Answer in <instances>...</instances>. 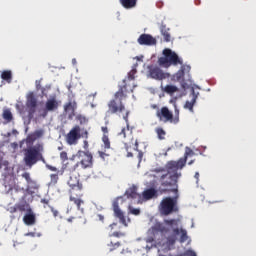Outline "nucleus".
Segmentation results:
<instances>
[{
  "instance_id": "f257e3e1",
  "label": "nucleus",
  "mask_w": 256,
  "mask_h": 256,
  "mask_svg": "<svg viewBox=\"0 0 256 256\" xmlns=\"http://www.w3.org/2000/svg\"><path fill=\"white\" fill-rule=\"evenodd\" d=\"M175 161H169L165 168H156L154 173H159V183L162 187V193H177V183L179 182V177H181V168L177 164H173Z\"/></svg>"
},
{
  "instance_id": "f03ea898",
  "label": "nucleus",
  "mask_w": 256,
  "mask_h": 256,
  "mask_svg": "<svg viewBox=\"0 0 256 256\" xmlns=\"http://www.w3.org/2000/svg\"><path fill=\"white\" fill-rule=\"evenodd\" d=\"M20 117H22L24 123H31L35 113L37 111V97H35V92H29L26 95V106L22 102H18L15 105Z\"/></svg>"
},
{
  "instance_id": "7ed1b4c3",
  "label": "nucleus",
  "mask_w": 256,
  "mask_h": 256,
  "mask_svg": "<svg viewBox=\"0 0 256 256\" xmlns=\"http://www.w3.org/2000/svg\"><path fill=\"white\" fill-rule=\"evenodd\" d=\"M123 85L119 87L118 91L114 94V99L108 102V110L106 111V117L109 115H119L120 113H127L128 110L123 104V100L127 99V84L125 80Z\"/></svg>"
},
{
  "instance_id": "20e7f679",
  "label": "nucleus",
  "mask_w": 256,
  "mask_h": 256,
  "mask_svg": "<svg viewBox=\"0 0 256 256\" xmlns=\"http://www.w3.org/2000/svg\"><path fill=\"white\" fill-rule=\"evenodd\" d=\"M162 53L163 56L158 59V64L160 65V67L169 69L171 65H174V67H176L177 65H183V60L179 58V55L173 52V50L165 48Z\"/></svg>"
},
{
  "instance_id": "39448f33",
  "label": "nucleus",
  "mask_w": 256,
  "mask_h": 256,
  "mask_svg": "<svg viewBox=\"0 0 256 256\" xmlns=\"http://www.w3.org/2000/svg\"><path fill=\"white\" fill-rule=\"evenodd\" d=\"M43 144H36L34 147L25 151L24 162L27 167H33L38 161H44Z\"/></svg>"
},
{
  "instance_id": "423d86ee",
  "label": "nucleus",
  "mask_w": 256,
  "mask_h": 256,
  "mask_svg": "<svg viewBox=\"0 0 256 256\" xmlns=\"http://www.w3.org/2000/svg\"><path fill=\"white\" fill-rule=\"evenodd\" d=\"M177 199H179V196L175 197H165L162 199L159 205V211L162 215L167 217L168 215H171L172 213H177L179 211V206L177 205Z\"/></svg>"
},
{
  "instance_id": "0eeeda50",
  "label": "nucleus",
  "mask_w": 256,
  "mask_h": 256,
  "mask_svg": "<svg viewBox=\"0 0 256 256\" xmlns=\"http://www.w3.org/2000/svg\"><path fill=\"white\" fill-rule=\"evenodd\" d=\"M75 157L79 161L72 167L73 171H78L79 167L81 169H93V154L91 152L79 150Z\"/></svg>"
},
{
  "instance_id": "6e6552de",
  "label": "nucleus",
  "mask_w": 256,
  "mask_h": 256,
  "mask_svg": "<svg viewBox=\"0 0 256 256\" xmlns=\"http://www.w3.org/2000/svg\"><path fill=\"white\" fill-rule=\"evenodd\" d=\"M176 113L175 117H173V112H170L169 108L164 106L156 112V116L159 121H163V123H173L177 125V123H179V110H176Z\"/></svg>"
},
{
  "instance_id": "1a4fd4ad",
  "label": "nucleus",
  "mask_w": 256,
  "mask_h": 256,
  "mask_svg": "<svg viewBox=\"0 0 256 256\" xmlns=\"http://www.w3.org/2000/svg\"><path fill=\"white\" fill-rule=\"evenodd\" d=\"M148 76L150 79H155V81H163V79L171 77L169 73L164 72L163 69L155 65L148 66Z\"/></svg>"
},
{
  "instance_id": "9d476101",
  "label": "nucleus",
  "mask_w": 256,
  "mask_h": 256,
  "mask_svg": "<svg viewBox=\"0 0 256 256\" xmlns=\"http://www.w3.org/2000/svg\"><path fill=\"white\" fill-rule=\"evenodd\" d=\"M151 232L153 236L148 237L146 239V243H153L155 239H157V235L161 233V235H166V233H169V228H167L163 223L161 222H156L152 227H151Z\"/></svg>"
},
{
  "instance_id": "9b49d317",
  "label": "nucleus",
  "mask_w": 256,
  "mask_h": 256,
  "mask_svg": "<svg viewBox=\"0 0 256 256\" xmlns=\"http://www.w3.org/2000/svg\"><path fill=\"white\" fill-rule=\"evenodd\" d=\"M80 139H81V127L79 125H76L66 135V143L68 145H77Z\"/></svg>"
},
{
  "instance_id": "f8f14e48",
  "label": "nucleus",
  "mask_w": 256,
  "mask_h": 256,
  "mask_svg": "<svg viewBox=\"0 0 256 256\" xmlns=\"http://www.w3.org/2000/svg\"><path fill=\"white\" fill-rule=\"evenodd\" d=\"M70 177L68 180V185L71 188L70 191H78L81 193L83 191V184L79 182V175L76 174V171H73V168H71Z\"/></svg>"
},
{
  "instance_id": "ddd939ff",
  "label": "nucleus",
  "mask_w": 256,
  "mask_h": 256,
  "mask_svg": "<svg viewBox=\"0 0 256 256\" xmlns=\"http://www.w3.org/2000/svg\"><path fill=\"white\" fill-rule=\"evenodd\" d=\"M58 109H59V101H57V98L53 96L52 98L46 101L45 109L42 111L40 116H42L45 119V117H47L49 112L57 111Z\"/></svg>"
},
{
  "instance_id": "4468645a",
  "label": "nucleus",
  "mask_w": 256,
  "mask_h": 256,
  "mask_svg": "<svg viewBox=\"0 0 256 256\" xmlns=\"http://www.w3.org/2000/svg\"><path fill=\"white\" fill-rule=\"evenodd\" d=\"M119 199H123V197H118L112 203L114 215L115 217H117V219H119L120 223H122L124 227H127L128 224L127 219L125 218V213H123V211H121V208H119Z\"/></svg>"
},
{
  "instance_id": "2eb2a0df",
  "label": "nucleus",
  "mask_w": 256,
  "mask_h": 256,
  "mask_svg": "<svg viewBox=\"0 0 256 256\" xmlns=\"http://www.w3.org/2000/svg\"><path fill=\"white\" fill-rule=\"evenodd\" d=\"M192 155H195V152H193V150H191V148L186 147L184 157L180 158L178 161H174V163H172V165H177L179 167V169H183V167H185V165H187V159H189V157H191Z\"/></svg>"
},
{
  "instance_id": "dca6fc26",
  "label": "nucleus",
  "mask_w": 256,
  "mask_h": 256,
  "mask_svg": "<svg viewBox=\"0 0 256 256\" xmlns=\"http://www.w3.org/2000/svg\"><path fill=\"white\" fill-rule=\"evenodd\" d=\"M137 43L139 45H157V39L152 37L150 34H141L139 38L137 39Z\"/></svg>"
},
{
  "instance_id": "f3484780",
  "label": "nucleus",
  "mask_w": 256,
  "mask_h": 256,
  "mask_svg": "<svg viewBox=\"0 0 256 256\" xmlns=\"http://www.w3.org/2000/svg\"><path fill=\"white\" fill-rule=\"evenodd\" d=\"M23 223L28 226H33L37 223V216H35V212H33V209H27V212L23 217Z\"/></svg>"
},
{
  "instance_id": "a211bd4d",
  "label": "nucleus",
  "mask_w": 256,
  "mask_h": 256,
  "mask_svg": "<svg viewBox=\"0 0 256 256\" xmlns=\"http://www.w3.org/2000/svg\"><path fill=\"white\" fill-rule=\"evenodd\" d=\"M185 71H187L189 73V71H191V66L182 64L181 68L178 70V72L173 75L174 81L183 83V81H185Z\"/></svg>"
},
{
  "instance_id": "6ab92c4d",
  "label": "nucleus",
  "mask_w": 256,
  "mask_h": 256,
  "mask_svg": "<svg viewBox=\"0 0 256 256\" xmlns=\"http://www.w3.org/2000/svg\"><path fill=\"white\" fill-rule=\"evenodd\" d=\"M77 191H70V201H72V203H74V205L77 206L78 210H81V205H83V203H85V201H83V199H81V197H83V194H81V192L78 191V193H76Z\"/></svg>"
},
{
  "instance_id": "aec40b11",
  "label": "nucleus",
  "mask_w": 256,
  "mask_h": 256,
  "mask_svg": "<svg viewBox=\"0 0 256 256\" xmlns=\"http://www.w3.org/2000/svg\"><path fill=\"white\" fill-rule=\"evenodd\" d=\"M77 109V103L75 101H70L64 105V111L70 113L68 119H73L75 117V110Z\"/></svg>"
},
{
  "instance_id": "412c9836",
  "label": "nucleus",
  "mask_w": 256,
  "mask_h": 256,
  "mask_svg": "<svg viewBox=\"0 0 256 256\" xmlns=\"http://www.w3.org/2000/svg\"><path fill=\"white\" fill-rule=\"evenodd\" d=\"M199 93H195V89L192 88L191 89V96L192 99L191 101H186L185 105H184V109H189V111L191 113H193V107H195V103H197V97H198Z\"/></svg>"
},
{
  "instance_id": "4be33fe9",
  "label": "nucleus",
  "mask_w": 256,
  "mask_h": 256,
  "mask_svg": "<svg viewBox=\"0 0 256 256\" xmlns=\"http://www.w3.org/2000/svg\"><path fill=\"white\" fill-rule=\"evenodd\" d=\"M170 29L167 28V25H165V23H161L160 25V32L161 35L164 37V41L166 43H169V41H171V33H169Z\"/></svg>"
},
{
  "instance_id": "5701e85b",
  "label": "nucleus",
  "mask_w": 256,
  "mask_h": 256,
  "mask_svg": "<svg viewBox=\"0 0 256 256\" xmlns=\"http://www.w3.org/2000/svg\"><path fill=\"white\" fill-rule=\"evenodd\" d=\"M142 197H143V199H145L146 201H149L150 199H153V197H157V191L155 190V188L146 189V190L142 193Z\"/></svg>"
},
{
  "instance_id": "b1692460",
  "label": "nucleus",
  "mask_w": 256,
  "mask_h": 256,
  "mask_svg": "<svg viewBox=\"0 0 256 256\" xmlns=\"http://www.w3.org/2000/svg\"><path fill=\"white\" fill-rule=\"evenodd\" d=\"M161 90L167 95H173V93L179 92V88L175 85H166L165 87L161 86Z\"/></svg>"
},
{
  "instance_id": "393cba45",
  "label": "nucleus",
  "mask_w": 256,
  "mask_h": 256,
  "mask_svg": "<svg viewBox=\"0 0 256 256\" xmlns=\"http://www.w3.org/2000/svg\"><path fill=\"white\" fill-rule=\"evenodd\" d=\"M120 4L124 9H133V7H137V0H119Z\"/></svg>"
},
{
  "instance_id": "a878e982",
  "label": "nucleus",
  "mask_w": 256,
  "mask_h": 256,
  "mask_svg": "<svg viewBox=\"0 0 256 256\" xmlns=\"http://www.w3.org/2000/svg\"><path fill=\"white\" fill-rule=\"evenodd\" d=\"M125 195L127 197V199H137L138 195L137 194V187L132 186L130 188H128L125 192Z\"/></svg>"
},
{
  "instance_id": "bb28decb",
  "label": "nucleus",
  "mask_w": 256,
  "mask_h": 256,
  "mask_svg": "<svg viewBox=\"0 0 256 256\" xmlns=\"http://www.w3.org/2000/svg\"><path fill=\"white\" fill-rule=\"evenodd\" d=\"M129 111H126V113L123 115L124 121L127 123V128H122L119 135H122L124 138L127 137V131H129Z\"/></svg>"
},
{
  "instance_id": "cd10ccee",
  "label": "nucleus",
  "mask_w": 256,
  "mask_h": 256,
  "mask_svg": "<svg viewBox=\"0 0 256 256\" xmlns=\"http://www.w3.org/2000/svg\"><path fill=\"white\" fill-rule=\"evenodd\" d=\"M1 79L11 83V81H13V74L11 73V70H4L1 74Z\"/></svg>"
},
{
  "instance_id": "c85d7f7f",
  "label": "nucleus",
  "mask_w": 256,
  "mask_h": 256,
  "mask_svg": "<svg viewBox=\"0 0 256 256\" xmlns=\"http://www.w3.org/2000/svg\"><path fill=\"white\" fill-rule=\"evenodd\" d=\"M2 117L6 123H11V121H13V113H11L10 109H5L2 113Z\"/></svg>"
},
{
  "instance_id": "c756f323",
  "label": "nucleus",
  "mask_w": 256,
  "mask_h": 256,
  "mask_svg": "<svg viewBox=\"0 0 256 256\" xmlns=\"http://www.w3.org/2000/svg\"><path fill=\"white\" fill-rule=\"evenodd\" d=\"M165 225L175 229V227H179V219H166L164 220Z\"/></svg>"
},
{
  "instance_id": "7c9ffc66",
  "label": "nucleus",
  "mask_w": 256,
  "mask_h": 256,
  "mask_svg": "<svg viewBox=\"0 0 256 256\" xmlns=\"http://www.w3.org/2000/svg\"><path fill=\"white\" fill-rule=\"evenodd\" d=\"M102 142H103V147L105 150L111 149V140H109V135L103 134Z\"/></svg>"
},
{
  "instance_id": "2f4dec72",
  "label": "nucleus",
  "mask_w": 256,
  "mask_h": 256,
  "mask_svg": "<svg viewBox=\"0 0 256 256\" xmlns=\"http://www.w3.org/2000/svg\"><path fill=\"white\" fill-rule=\"evenodd\" d=\"M133 149L134 151H138V159L139 162L141 163V161L143 160V152L139 151V141L135 140Z\"/></svg>"
},
{
  "instance_id": "473e14b6",
  "label": "nucleus",
  "mask_w": 256,
  "mask_h": 256,
  "mask_svg": "<svg viewBox=\"0 0 256 256\" xmlns=\"http://www.w3.org/2000/svg\"><path fill=\"white\" fill-rule=\"evenodd\" d=\"M49 91H51V85H46L42 87L41 97H49Z\"/></svg>"
},
{
  "instance_id": "72a5a7b5",
  "label": "nucleus",
  "mask_w": 256,
  "mask_h": 256,
  "mask_svg": "<svg viewBox=\"0 0 256 256\" xmlns=\"http://www.w3.org/2000/svg\"><path fill=\"white\" fill-rule=\"evenodd\" d=\"M180 233V243H185L187 239H189V236H187V230L181 228Z\"/></svg>"
},
{
  "instance_id": "f704fd0d",
  "label": "nucleus",
  "mask_w": 256,
  "mask_h": 256,
  "mask_svg": "<svg viewBox=\"0 0 256 256\" xmlns=\"http://www.w3.org/2000/svg\"><path fill=\"white\" fill-rule=\"evenodd\" d=\"M156 133H157L158 139L160 140L165 139V135H167V133L165 132V130H163V128H156Z\"/></svg>"
},
{
  "instance_id": "c9c22d12",
  "label": "nucleus",
  "mask_w": 256,
  "mask_h": 256,
  "mask_svg": "<svg viewBox=\"0 0 256 256\" xmlns=\"http://www.w3.org/2000/svg\"><path fill=\"white\" fill-rule=\"evenodd\" d=\"M59 181V173L50 175V185H57Z\"/></svg>"
},
{
  "instance_id": "e433bc0d",
  "label": "nucleus",
  "mask_w": 256,
  "mask_h": 256,
  "mask_svg": "<svg viewBox=\"0 0 256 256\" xmlns=\"http://www.w3.org/2000/svg\"><path fill=\"white\" fill-rule=\"evenodd\" d=\"M108 247H110L109 251H115V249H119V247H121V243L120 242H116V243L110 242V244H108Z\"/></svg>"
},
{
  "instance_id": "4c0bfd02",
  "label": "nucleus",
  "mask_w": 256,
  "mask_h": 256,
  "mask_svg": "<svg viewBox=\"0 0 256 256\" xmlns=\"http://www.w3.org/2000/svg\"><path fill=\"white\" fill-rule=\"evenodd\" d=\"M76 121L80 123V125H85L87 123V118L81 114L76 116Z\"/></svg>"
},
{
  "instance_id": "58836bf2",
  "label": "nucleus",
  "mask_w": 256,
  "mask_h": 256,
  "mask_svg": "<svg viewBox=\"0 0 256 256\" xmlns=\"http://www.w3.org/2000/svg\"><path fill=\"white\" fill-rule=\"evenodd\" d=\"M27 143H35L37 141V137H35L34 133H31L26 138Z\"/></svg>"
},
{
  "instance_id": "ea45409f",
  "label": "nucleus",
  "mask_w": 256,
  "mask_h": 256,
  "mask_svg": "<svg viewBox=\"0 0 256 256\" xmlns=\"http://www.w3.org/2000/svg\"><path fill=\"white\" fill-rule=\"evenodd\" d=\"M16 207L20 213H24V211L27 212V204H16Z\"/></svg>"
},
{
  "instance_id": "a19ab883",
  "label": "nucleus",
  "mask_w": 256,
  "mask_h": 256,
  "mask_svg": "<svg viewBox=\"0 0 256 256\" xmlns=\"http://www.w3.org/2000/svg\"><path fill=\"white\" fill-rule=\"evenodd\" d=\"M60 159H61V161H63V163H65V161H68V160H69V157L67 156V152L62 151V152L60 153Z\"/></svg>"
},
{
  "instance_id": "79ce46f5",
  "label": "nucleus",
  "mask_w": 256,
  "mask_h": 256,
  "mask_svg": "<svg viewBox=\"0 0 256 256\" xmlns=\"http://www.w3.org/2000/svg\"><path fill=\"white\" fill-rule=\"evenodd\" d=\"M34 133V136L36 137V139H41V137L44 135V131L43 130H36Z\"/></svg>"
},
{
  "instance_id": "37998d69",
  "label": "nucleus",
  "mask_w": 256,
  "mask_h": 256,
  "mask_svg": "<svg viewBox=\"0 0 256 256\" xmlns=\"http://www.w3.org/2000/svg\"><path fill=\"white\" fill-rule=\"evenodd\" d=\"M22 177L27 181V183H31V174H29V172H24Z\"/></svg>"
},
{
  "instance_id": "c03bdc74",
  "label": "nucleus",
  "mask_w": 256,
  "mask_h": 256,
  "mask_svg": "<svg viewBox=\"0 0 256 256\" xmlns=\"http://www.w3.org/2000/svg\"><path fill=\"white\" fill-rule=\"evenodd\" d=\"M181 256H197V254L192 250H187Z\"/></svg>"
},
{
  "instance_id": "a18cd8bd",
  "label": "nucleus",
  "mask_w": 256,
  "mask_h": 256,
  "mask_svg": "<svg viewBox=\"0 0 256 256\" xmlns=\"http://www.w3.org/2000/svg\"><path fill=\"white\" fill-rule=\"evenodd\" d=\"M130 213L132 215H140L141 210L139 208H132V209H130Z\"/></svg>"
},
{
  "instance_id": "49530a36",
  "label": "nucleus",
  "mask_w": 256,
  "mask_h": 256,
  "mask_svg": "<svg viewBox=\"0 0 256 256\" xmlns=\"http://www.w3.org/2000/svg\"><path fill=\"white\" fill-rule=\"evenodd\" d=\"M35 85H36V91H41L43 89V86H41V80H36Z\"/></svg>"
},
{
  "instance_id": "de8ad7c7",
  "label": "nucleus",
  "mask_w": 256,
  "mask_h": 256,
  "mask_svg": "<svg viewBox=\"0 0 256 256\" xmlns=\"http://www.w3.org/2000/svg\"><path fill=\"white\" fill-rule=\"evenodd\" d=\"M112 237H125V233L116 231L112 233Z\"/></svg>"
},
{
  "instance_id": "09e8293b",
  "label": "nucleus",
  "mask_w": 256,
  "mask_h": 256,
  "mask_svg": "<svg viewBox=\"0 0 256 256\" xmlns=\"http://www.w3.org/2000/svg\"><path fill=\"white\" fill-rule=\"evenodd\" d=\"M128 79H129L130 81L135 80V71H131V72L128 74Z\"/></svg>"
},
{
  "instance_id": "8fccbe9b",
  "label": "nucleus",
  "mask_w": 256,
  "mask_h": 256,
  "mask_svg": "<svg viewBox=\"0 0 256 256\" xmlns=\"http://www.w3.org/2000/svg\"><path fill=\"white\" fill-rule=\"evenodd\" d=\"M18 209H17V204H15L14 206L9 208V212L10 213H17Z\"/></svg>"
},
{
  "instance_id": "3c124183",
  "label": "nucleus",
  "mask_w": 256,
  "mask_h": 256,
  "mask_svg": "<svg viewBox=\"0 0 256 256\" xmlns=\"http://www.w3.org/2000/svg\"><path fill=\"white\" fill-rule=\"evenodd\" d=\"M167 241L169 245H175V237H168Z\"/></svg>"
},
{
  "instance_id": "603ef678",
  "label": "nucleus",
  "mask_w": 256,
  "mask_h": 256,
  "mask_svg": "<svg viewBox=\"0 0 256 256\" xmlns=\"http://www.w3.org/2000/svg\"><path fill=\"white\" fill-rule=\"evenodd\" d=\"M101 131L104 133L103 135H107V133H109V128L107 126H102Z\"/></svg>"
},
{
  "instance_id": "864d4df0",
  "label": "nucleus",
  "mask_w": 256,
  "mask_h": 256,
  "mask_svg": "<svg viewBox=\"0 0 256 256\" xmlns=\"http://www.w3.org/2000/svg\"><path fill=\"white\" fill-rule=\"evenodd\" d=\"M99 157H101V159H105V157H107V153L103 152V151H98Z\"/></svg>"
},
{
  "instance_id": "5fc2aeb1",
  "label": "nucleus",
  "mask_w": 256,
  "mask_h": 256,
  "mask_svg": "<svg viewBox=\"0 0 256 256\" xmlns=\"http://www.w3.org/2000/svg\"><path fill=\"white\" fill-rule=\"evenodd\" d=\"M125 149L127 151V157H133V154L131 152H129V145H125Z\"/></svg>"
},
{
  "instance_id": "6e6d98bb",
  "label": "nucleus",
  "mask_w": 256,
  "mask_h": 256,
  "mask_svg": "<svg viewBox=\"0 0 256 256\" xmlns=\"http://www.w3.org/2000/svg\"><path fill=\"white\" fill-rule=\"evenodd\" d=\"M50 209H51V211H52L54 217H57V216L59 215V211H57L55 208L50 207Z\"/></svg>"
},
{
  "instance_id": "4d7b16f0",
  "label": "nucleus",
  "mask_w": 256,
  "mask_h": 256,
  "mask_svg": "<svg viewBox=\"0 0 256 256\" xmlns=\"http://www.w3.org/2000/svg\"><path fill=\"white\" fill-rule=\"evenodd\" d=\"M47 169H49V171H57V167L55 166H51V165H46Z\"/></svg>"
},
{
  "instance_id": "13d9d810",
  "label": "nucleus",
  "mask_w": 256,
  "mask_h": 256,
  "mask_svg": "<svg viewBox=\"0 0 256 256\" xmlns=\"http://www.w3.org/2000/svg\"><path fill=\"white\" fill-rule=\"evenodd\" d=\"M173 233L175 234V235H179V233H181V229H179V228H173Z\"/></svg>"
},
{
  "instance_id": "bf43d9fd",
  "label": "nucleus",
  "mask_w": 256,
  "mask_h": 256,
  "mask_svg": "<svg viewBox=\"0 0 256 256\" xmlns=\"http://www.w3.org/2000/svg\"><path fill=\"white\" fill-rule=\"evenodd\" d=\"M97 217L102 223L105 221V216H103L102 214H98Z\"/></svg>"
},
{
  "instance_id": "052dcab7",
  "label": "nucleus",
  "mask_w": 256,
  "mask_h": 256,
  "mask_svg": "<svg viewBox=\"0 0 256 256\" xmlns=\"http://www.w3.org/2000/svg\"><path fill=\"white\" fill-rule=\"evenodd\" d=\"M41 203H43L44 205H49V200L47 199H42Z\"/></svg>"
},
{
  "instance_id": "680f3d73",
  "label": "nucleus",
  "mask_w": 256,
  "mask_h": 256,
  "mask_svg": "<svg viewBox=\"0 0 256 256\" xmlns=\"http://www.w3.org/2000/svg\"><path fill=\"white\" fill-rule=\"evenodd\" d=\"M109 227L111 230H113V229H115V227H117V223L114 222V223L110 224Z\"/></svg>"
},
{
  "instance_id": "e2e57ef3",
  "label": "nucleus",
  "mask_w": 256,
  "mask_h": 256,
  "mask_svg": "<svg viewBox=\"0 0 256 256\" xmlns=\"http://www.w3.org/2000/svg\"><path fill=\"white\" fill-rule=\"evenodd\" d=\"M194 177H195L197 183H199V172H196Z\"/></svg>"
},
{
  "instance_id": "0e129e2a",
  "label": "nucleus",
  "mask_w": 256,
  "mask_h": 256,
  "mask_svg": "<svg viewBox=\"0 0 256 256\" xmlns=\"http://www.w3.org/2000/svg\"><path fill=\"white\" fill-rule=\"evenodd\" d=\"M193 163H195V160H191L190 162H188V165H193Z\"/></svg>"
},
{
  "instance_id": "69168bd1",
  "label": "nucleus",
  "mask_w": 256,
  "mask_h": 256,
  "mask_svg": "<svg viewBox=\"0 0 256 256\" xmlns=\"http://www.w3.org/2000/svg\"><path fill=\"white\" fill-rule=\"evenodd\" d=\"M63 149V147H58V151H61Z\"/></svg>"
},
{
  "instance_id": "338daca9",
  "label": "nucleus",
  "mask_w": 256,
  "mask_h": 256,
  "mask_svg": "<svg viewBox=\"0 0 256 256\" xmlns=\"http://www.w3.org/2000/svg\"><path fill=\"white\" fill-rule=\"evenodd\" d=\"M153 109H157V105H154V106H153Z\"/></svg>"
},
{
  "instance_id": "774afa93",
  "label": "nucleus",
  "mask_w": 256,
  "mask_h": 256,
  "mask_svg": "<svg viewBox=\"0 0 256 256\" xmlns=\"http://www.w3.org/2000/svg\"><path fill=\"white\" fill-rule=\"evenodd\" d=\"M27 235H33V233H28Z\"/></svg>"
}]
</instances>
